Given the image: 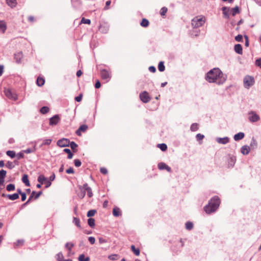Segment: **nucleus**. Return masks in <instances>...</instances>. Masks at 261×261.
<instances>
[{
	"mask_svg": "<svg viewBox=\"0 0 261 261\" xmlns=\"http://www.w3.org/2000/svg\"><path fill=\"white\" fill-rule=\"evenodd\" d=\"M206 80L209 83H215L222 84L225 80V77L221 70L218 68H214L209 71L205 76Z\"/></svg>",
	"mask_w": 261,
	"mask_h": 261,
	"instance_id": "obj_1",
	"label": "nucleus"
},
{
	"mask_svg": "<svg viewBox=\"0 0 261 261\" xmlns=\"http://www.w3.org/2000/svg\"><path fill=\"white\" fill-rule=\"evenodd\" d=\"M220 199L218 196H214L209 201L207 205L204 207V211L207 214L215 212L219 206Z\"/></svg>",
	"mask_w": 261,
	"mask_h": 261,
	"instance_id": "obj_2",
	"label": "nucleus"
},
{
	"mask_svg": "<svg viewBox=\"0 0 261 261\" xmlns=\"http://www.w3.org/2000/svg\"><path fill=\"white\" fill-rule=\"evenodd\" d=\"M243 82L244 87L248 89L254 85L255 81L252 76L247 75L244 77Z\"/></svg>",
	"mask_w": 261,
	"mask_h": 261,
	"instance_id": "obj_3",
	"label": "nucleus"
},
{
	"mask_svg": "<svg viewBox=\"0 0 261 261\" xmlns=\"http://www.w3.org/2000/svg\"><path fill=\"white\" fill-rule=\"evenodd\" d=\"M37 180L41 184H44L45 185V188H47L51 186V182L50 181H49L47 179V178H46L44 176V175H43L42 174L38 176Z\"/></svg>",
	"mask_w": 261,
	"mask_h": 261,
	"instance_id": "obj_4",
	"label": "nucleus"
},
{
	"mask_svg": "<svg viewBox=\"0 0 261 261\" xmlns=\"http://www.w3.org/2000/svg\"><path fill=\"white\" fill-rule=\"evenodd\" d=\"M4 93L7 97L13 100L17 99V95L15 93L13 92L10 89H5Z\"/></svg>",
	"mask_w": 261,
	"mask_h": 261,
	"instance_id": "obj_5",
	"label": "nucleus"
},
{
	"mask_svg": "<svg viewBox=\"0 0 261 261\" xmlns=\"http://www.w3.org/2000/svg\"><path fill=\"white\" fill-rule=\"evenodd\" d=\"M100 76L101 79L106 82H108L111 77L110 72L106 69H102L100 71Z\"/></svg>",
	"mask_w": 261,
	"mask_h": 261,
	"instance_id": "obj_6",
	"label": "nucleus"
},
{
	"mask_svg": "<svg viewBox=\"0 0 261 261\" xmlns=\"http://www.w3.org/2000/svg\"><path fill=\"white\" fill-rule=\"evenodd\" d=\"M248 116V119L251 122H255L260 119L259 116L254 111L249 112Z\"/></svg>",
	"mask_w": 261,
	"mask_h": 261,
	"instance_id": "obj_7",
	"label": "nucleus"
},
{
	"mask_svg": "<svg viewBox=\"0 0 261 261\" xmlns=\"http://www.w3.org/2000/svg\"><path fill=\"white\" fill-rule=\"evenodd\" d=\"M57 144L60 147H65L69 146L70 140L68 139L62 138L57 141Z\"/></svg>",
	"mask_w": 261,
	"mask_h": 261,
	"instance_id": "obj_8",
	"label": "nucleus"
},
{
	"mask_svg": "<svg viewBox=\"0 0 261 261\" xmlns=\"http://www.w3.org/2000/svg\"><path fill=\"white\" fill-rule=\"evenodd\" d=\"M141 100L144 103H147L150 100L148 93L146 91L141 92L139 95Z\"/></svg>",
	"mask_w": 261,
	"mask_h": 261,
	"instance_id": "obj_9",
	"label": "nucleus"
},
{
	"mask_svg": "<svg viewBox=\"0 0 261 261\" xmlns=\"http://www.w3.org/2000/svg\"><path fill=\"white\" fill-rule=\"evenodd\" d=\"M79 189H85L86 190V191L87 192V195L89 197H91L93 196V193L92 191V189L90 187L88 186V185L87 183H85L83 185V186H79Z\"/></svg>",
	"mask_w": 261,
	"mask_h": 261,
	"instance_id": "obj_10",
	"label": "nucleus"
},
{
	"mask_svg": "<svg viewBox=\"0 0 261 261\" xmlns=\"http://www.w3.org/2000/svg\"><path fill=\"white\" fill-rule=\"evenodd\" d=\"M60 121V118L58 115H55L49 119V125H56Z\"/></svg>",
	"mask_w": 261,
	"mask_h": 261,
	"instance_id": "obj_11",
	"label": "nucleus"
},
{
	"mask_svg": "<svg viewBox=\"0 0 261 261\" xmlns=\"http://www.w3.org/2000/svg\"><path fill=\"white\" fill-rule=\"evenodd\" d=\"M2 196L4 197H7L9 199L11 200H15L19 198L18 193H14L13 194L7 195L3 193L2 194Z\"/></svg>",
	"mask_w": 261,
	"mask_h": 261,
	"instance_id": "obj_12",
	"label": "nucleus"
},
{
	"mask_svg": "<svg viewBox=\"0 0 261 261\" xmlns=\"http://www.w3.org/2000/svg\"><path fill=\"white\" fill-rule=\"evenodd\" d=\"M88 128V127L87 125L83 124L81 125L79 129L76 131V134L79 136H81V132H86Z\"/></svg>",
	"mask_w": 261,
	"mask_h": 261,
	"instance_id": "obj_13",
	"label": "nucleus"
},
{
	"mask_svg": "<svg viewBox=\"0 0 261 261\" xmlns=\"http://www.w3.org/2000/svg\"><path fill=\"white\" fill-rule=\"evenodd\" d=\"M7 172L3 169L0 170V186L4 184L5 178L6 177Z\"/></svg>",
	"mask_w": 261,
	"mask_h": 261,
	"instance_id": "obj_14",
	"label": "nucleus"
},
{
	"mask_svg": "<svg viewBox=\"0 0 261 261\" xmlns=\"http://www.w3.org/2000/svg\"><path fill=\"white\" fill-rule=\"evenodd\" d=\"M23 54L22 52H18L14 54V59L17 63H19L21 62Z\"/></svg>",
	"mask_w": 261,
	"mask_h": 261,
	"instance_id": "obj_15",
	"label": "nucleus"
},
{
	"mask_svg": "<svg viewBox=\"0 0 261 261\" xmlns=\"http://www.w3.org/2000/svg\"><path fill=\"white\" fill-rule=\"evenodd\" d=\"M113 215L116 217L121 216L122 213L120 209L118 207H115L113 210Z\"/></svg>",
	"mask_w": 261,
	"mask_h": 261,
	"instance_id": "obj_16",
	"label": "nucleus"
},
{
	"mask_svg": "<svg viewBox=\"0 0 261 261\" xmlns=\"http://www.w3.org/2000/svg\"><path fill=\"white\" fill-rule=\"evenodd\" d=\"M241 153L244 155H247L250 151V147L247 145L243 146L241 149Z\"/></svg>",
	"mask_w": 261,
	"mask_h": 261,
	"instance_id": "obj_17",
	"label": "nucleus"
},
{
	"mask_svg": "<svg viewBox=\"0 0 261 261\" xmlns=\"http://www.w3.org/2000/svg\"><path fill=\"white\" fill-rule=\"evenodd\" d=\"M245 134L243 133L240 132L236 134L234 137V140L235 141H239L244 138Z\"/></svg>",
	"mask_w": 261,
	"mask_h": 261,
	"instance_id": "obj_18",
	"label": "nucleus"
},
{
	"mask_svg": "<svg viewBox=\"0 0 261 261\" xmlns=\"http://www.w3.org/2000/svg\"><path fill=\"white\" fill-rule=\"evenodd\" d=\"M22 182L25 184L26 186H30V181L29 180L28 175L27 174H24L22 178Z\"/></svg>",
	"mask_w": 261,
	"mask_h": 261,
	"instance_id": "obj_19",
	"label": "nucleus"
},
{
	"mask_svg": "<svg viewBox=\"0 0 261 261\" xmlns=\"http://www.w3.org/2000/svg\"><path fill=\"white\" fill-rule=\"evenodd\" d=\"M234 50L240 55H242L243 54V49L241 44H238L235 45Z\"/></svg>",
	"mask_w": 261,
	"mask_h": 261,
	"instance_id": "obj_20",
	"label": "nucleus"
},
{
	"mask_svg": "<svg viewBox=\"0 0 261 261\" xmlns=\"http://www.w3.org/2000/svg\"><path fill=\"white\" fill-rule=\"evenodd\" d=\"M44 83L45 80L44 78L39 76L38 77L36 81V84L38 86H42L44 84Z\"/></svg>",
	"mask_w": 261,
	"mask_h": 261,
	"instance_id": "obj_21",
	"label": "nucleus"
},
{
	"mask_svg": "<svg viewBox=\"0 0 261 261\" xmlns=\"http://www.w3.org/2000/svg\"><path fill=\"white\" fill-rule=\"evenodd\" d=\"M73 223L80 229L82 228L81 225V221L79 218L76 217H73Z\"/></svg>",
	"mask_w": 261,
	"mask_h": 261,
	"instance_id": "obj_22",
	"label": "nucleus"
},
{
	"mask_svg": "<svg viewBox=\"0 0 261 261\" xmlns=\"http://www.w3.org/2000/svg\"><path fill=\"white\" fill-rule=\"evenodd\" d=\"M205 22V17L203 16L197 20V27L202 26Z\"/></svg>",
	"mask_w": 261,
	"mask_h": 261,
	"instance_id": "obj_23",
	"label": "nucleus"
},
{
	"mask_svg": "<svg viewBox=\"0 0 261 261\" xmlns=\"http://www.w3.org/2000/svg\"><path fill=\"white\" fill-rule=\"evenodd\" d=\"M229 141V138L227 137H225L223 138H218L217 139V142L219 143L225 144L228 143Z\"/></svg>",
	"mask_w": 261,
	"mask_h": 261,
	"instance_id": "obj_24",
	"label": "nucleus"
},
{
	"mask_svg": "<svg viewBox=\"0 0 261 261\" xmlns=\"http://www.w3.org/2000/svg\"><path fill=\"white\" fill-rule=\"evenodd\" d=\"M7 4L11 7H15L17 5L16 0H6Z\"/></svg>",
	"mask_w": 261,
	"mask_h": 261,
	"instance_id": "obj_25",
	"label": "nucleus"
},
{
	"mask_svg": "<svg viewBox=\"0 0 261 261\" xmlns=\"http://www.w3.org/2000/svg\"><path fill=\"white\" fill-rule=\"evenodd\" d=\"M130 248L135 255L139 256L140 255V249L139 248H136L135 245H132Z\"/></svg>",
	"mask_w": 261,
	"mask_h": 261,
	"instance_id": "obj_26",
	"label": "nucleus"
},
{
	"mask_svg": "<svg viewBox=\"0 0 261 261\" xmlns=\"http://www.w3.org/2000/svg\"><path fill=\"white\" fill-rule=\"evenodd\" d=\"M6 29V23L3 21H0V31L4 33L5 32Z\"/></svg>",
	"mask_w": 261,
	"mask_h": 261,
	"instance_id": "obj_27",
	"label": "nucleus"
},
{
	"mask_svg": "<svg viewBox=\"0 0 261 261\" xmlns=\"http://www.w3.org/2000/svg\"><path fill=\"white\" fill-rule=\"evenodd\" d=\"M88 224L90 227L94 228L95 225V219L92 218H89L88 219Z\"/></svg>",
	"mask_w": 261,
	"mask_h": 261,
	"instance_id": "obj_28",
	"label": "nucleus"
},
{
	"mask_svg": "<svg viewBox=\"0 0 261 261\" xmlns=\"http://www.w3.org/2000/svg\"><path fill=\"white\" fill-rule=\"evenodd\" d=\"M69 146L74 152H76L77 151L76 148L77 147V145L74 142H73V141L70 142V141Z\"/></svg>",
	"mask_w": 261,
	"mask_h": 261,
	"instance_id": "obj_29",
	"label": "nucleus"
},
{
	"mask_svg": "<svg viewBox=\"0 0 261 261\" xmlns=\"http://www.w3.org/2000/svg\"><path fill=\"white\" fill-rule=\"evenodd\" d=\"M78 259L79 261H90L89 257H86L83 254L79 255Z\"/></svg>",
	"mask_w": 261,
	"mask_h": 261,
	"instance_id": "obj_30",
	"label": "nucleus"
},
{
	"mask_svg": "<svg viewBox=\"0 0 261 261\" xmlns=\"http://www.w3.org/2000/svg\"><path fill=\"white\" fill-rule=\"evenodd\" d=\"M80 192L78 193L77 195L81 198H83L86 195V190L85 189H79Z\"/></svg>",
	"mask_w": 261,
	"mask_h": 261,
	"instance_id": "obj_31",
	"label": "nucleus"
},
{
	"mask_svg": "<svg viewBox=\"0 0 261 261\" xmlns=\"http://www.w3.org/2000/svg\"><path fill=\"white\" fill-rule=\"evenodd\" d=\"M15 189V186L14 184H10L8 185L6 187V190L9 191H13Z\"/></svg>",
	"mask_w": 261,
	"mask_h": 261,
	"instance_id": "obj_32",
	"label": "nucleus"
},
{
	"mask_svg": "<svg viewBox=\"0 0 261 261\" xmlns=\"http://www.w3.org/2000/svg\"><path fill=\"white\" fill-rule=\"evenodd\" d=\"M140 25L143 27H147L149 25V21L146 18H143L140 23Z\"/></svg>",
	"mask_w": 261,
	"mask_h": 261,
	"instance_id": "obj_33",
	"label": "nucleus"
},
{
	"mask_svg": "<svg viewBox=\"0 0 261 261\" xmlns=\"http://www.w3.org/2000/svg\"><path fill=\"white\" fill-rule=\"evenodd\" d=\"M158 147H159L162 151H165L167 149V146L165 143L159 144L157 145Z\"/></svg>",
	"mask_w": 261,
	"mask_h": 261,
	"instance_id": "obj_34",
	"label": "nucleus"
},
{
	"mask_svg": "<svg viewBox=\"0 0 261 261\" xmlns=\"http://www.w3.org/2000/svg\"><path fill=\"white\" fill-rule=\"evenodd\" d=\"M63 151L68 154V159H71L72 158L73 154L69 149L65 148Z\"/></svg>",
	"mask_w": 261,
	"mask_h": 261,
	"instance_id": "obj_35",
	"label": "nucleus"
},
{
	"mask_svg": "<svg viewBox=\"0 0 261 261\" xmlns=\"http://www.w3.org/2000/svg\"><path fill=\"white\" fill-rule=\"evenodd\" d=\"M158 69L160 71L163 72L165 70V67L164 64V62L163 61H161L159 62L158 65Z\"/></svg>",
	"mask_w": 261,
	"mask_h": 261,
	"instance_id": "obj_36",
	"label": "nucleus"
},
{
	"mask_svg": "<svg viewBox=\"0 0 261 261\" xmlns=\"http://www.w3.org/2000/svg\"><path fill=\"white\" fill-rule=\"evenodd\" d=\"M240 12L239 9L238 7H236L233 8H232L231 10V13L232 16L236 15L237 14Z\"/></svg>",
	"mask_w": 261,
	"mask_h": 261,
	"instance_id": "obj_37",
	"label": "nucleus"
},
{
	"mask_svg": "<svg viewBox=\"0 0 261 261\" xmlns=\"http://www.w3.org/2000/svg\"><path fill=\"white\" fill-rule=\"evenodd\" d=\"M119 256L117 254H111L108 256V258L112 260H117L119 259Z\"/></svg>",
	"mask_w": 261,
	"mask_h": 261,
	"instance_id": "obj_38",
	"label": "nucleus"
},
{
	"mask_svg": "<svg viewBox=\"0 0 261 261\" xmlns=\"http://www.w3.org/2000/svg\"><path fill=\"white\" fill-rule=\"evenodd\" d=\"M49 109L48 107L44 106L41 108L40 112L41 113H42L43 114H46L47 113H48L49 112Z\"/></svg>",
	"mask_w": 261,
	"mask_h": 261,
	"instance_id": "obj_39",
	"label": "nucleus"
},
{
	"mask_svg": "<svg viewBox=\"0 0 261 261\" xmlns=\"http://www.w3.org/2000/svg\"><path fill=\"white\" fill-rule=\"evenodd\" d=\"M6 154L7 155L10 156L11 158H13L16 156V153L14 151L12 150H8L6 152Z\"/></svg>",
	"mask_w": 261,
	"mask_h": 261,
	"instance_id": "obj_40",
	"label": "nucleus"
},
{
	"mask_svg": "<svg viewBox=\"0 0 261 261\" xmlns=\"http://www.w3.org/2000/svg\"><path fill=\"white\" fill-rule=\"evenodd\" d=\"M167 165L165 163L161 162L158 164V167L160 170H164L166 169Z\"/></svg>",
	"mask_w": 261,
	"mask_h": 261,
	"instance_id": "obj_41",
	"label": "nucleus"
},
{
	"mask_svg": "<svg viewBox=\"0 0 261 261\" xmlns=\"http://www.w3.org/2000/svg\"><path fill=\"white\" fill-rule=\"evenodd\" d=\"M56 259L58 261H63L64 256L63 254L61 252L58 253L56 255Z\"/></svg>",
	"mask_w": 261,
	"mask_h": 261,
	"instance_id": "obj_42",
	"label": "nucleus"
},
{
	"mask_svg": "<svg viewBox=\"0 0 261 261\" xmlns=\"http://www.w3.org/2000/svg\"><path fill=\"white\" fill-rule=\"evenodd\" d=\"M186 228L187 230H191L193 228V224L191 222H187L186 223Z\"/></svg>",
	"mask_w": 261,
	"mask_h": 261,
	"instance_id": "obj_43",
	"label": "nucleus"
},
{
	"mask_svg": "<svg viewBox=\"0 0 261 261\" xmlns=\"http://www.w3.org/2000/svg\"><path fill=\"white\" fill-rule=\"evenodd\" d=\"M96 213V211L95 210H91L88 212L87 216L88 217H90L93 216Z\"/></svg>",
	"mask_w": 261,
	"mask_h": 261,
	"instance_id": "obj_44",
	"label": "nucleus"
},
{
	"mask_svg": "<svg viewBox=\"0 0 261 261\" xmlns=\"http://www.w3.org/2000/svg\"><path fill=\"white\" fill-rule=\"evenodd\" d=\"M168 11L167 8L164 7L161 8L160 10V14L162 16H164L165 15L166 13H167Z\"/></svg>",
	"mask_w": 261,
	"mask_h": 261,
	"instance_id": "obj_45",
	"label": "nucleus"
},
{
	"mask_svg": "<svg viewBox=\"0 0 261 261\" xmlns=\"http://www.w3.org/2000/svg\"><path fill=\"white\" fill-rule=\"evenodd\" d=\"M74 246L73 243H67L65 245L66 248L69 251H71L72 248Z\"/></svg>",
	"mask_w": 261,
	"mask_h": 261,
	"instance_id": "obj_46",
	"label": "nucleus"
},
{
	"mask_svg": "<svg viewBox=\"0 0 261 261\" xmlns=\"http://www.w3.org/2000/svg\"><path fill=\"white\" fill-rule=\"evenodd\" d=\"M81 23L90 24L91 20L89 19H86L84 17H83L81 19Z\"/></svg>",
	"mask_w": 261,
	"mask_h": 261,
	"instance_id": "obj_47",
	"label": "nucleus"
},
{
	"mask_svg": "<svg viewBox=\"0 0 261 261\" xmlns=\"http://www.w3.org/2000/svg\"><path fill=\"white\" fill-rule=\"evenodd\" d=\"M6 166V167L7 168H8L10 169H13L15 167V166L13 164V162H10V161H8L7 163Z\"/></svg>",
	"mask_w": 261,
	"mask_h": 261,
	"instance_id": "obj_48",
	"label": "nucleus"
},
{
	"mask_svg": "<svg viewBox=\"0 0 261 261\" xmlns=\"http://www.w3.org/2000/svg\"><path fill=\"white\" fill-rule=\"evenodd\" d=\"M222 11H223V14L224 15L225 17H228V9L226 7H223L222 8Z\"/></svg>",
	"mask_w": 261,
	"mask_h": 261,
	"instance_id": "obj_49",
	"label": "nucleus"
},
{
	"mask_svg": "<svg viewBox=\"0 0 261 261\" xmlns=\"http://www.w3.org/2000/svg\"><path fill=\"white\" fill-rule=\"evenodd\" d=\"M74 164L75 166H76L77 167L81 166V165L82 164L81 161L79 159L74 160Z\"/></svg>",
	"mask_w": 261,
	"mask_h": 261,
	"instance_id": "obj_50",
	"label": "nucleus"
},
{
	"mask_svg": "<svg viewBox=\"0 0 261 261\" xmlns=\"http://www.w3.org/2000/svg\"><path fill=\"white\" fill-rule=\"evenodd\" d=\"M24 243V241L22 240H19L15 243V245L16 246H22Z\"/></svg>",
	"mask_w": 261,
	"mask_h": 261,
	"instance_id": "obj_51",
	"label": "nucleus"
},
{
	"mask_svg": "<svg viewBox=\"0 0 261 261\" xmlns=\"http://www.w3.org/2000/svg\"><path fill=\"white\" fill-rule=\"evenodd\" d=\"M16 156L18 160L22 159L24 157L23 153L22 152H19L16 154Z\"/></svg>",
	"mask_w": 261,
	"mask_h": 261,
	"instance_id": "obj_52",
	"label": "nucleus"
},
{
	"mask_svg": "<svg viewBox=\"0 0 261 261\" xmlns=\"http://www.w3.org/2000/svg\"><path fill=\"white\" fill-rule=\"evenodd\" d=\"M51 142V139H45L43 141V143L42 144L44 145H48L50 144Z\"/></svg>",
	"mask_w": 261,
	"mask_h": 261,
	"instance_id": "obj_53",
	"label": "nucleus"
},
{
	"mask_svg": "<svg viewBox=\"0 0 261 261\" xmlns=\"http://www.w3.org/2000/svg\"><path fill=\"white\" fill-rule=\"evenodd\" d=\"M100 172L103 174H107L108 173L107 169L105 167H102L100 169Z\"/></svg>",
	"mask_w": 261,
	"mask_h": 261,
	"instance_id": "obj_54",
	"label": "nucleus"
},
{
	"mask_svg": "<svg viewBox=\"0 0 261 261\" xmlns=\"http://www.w3.org/2000/svg\"><path fill=\"white\" fill-rule=\"evenodd\" d=\"M66 172L68 174H73L74 171L72 167H70L66 170Z\"/></svg>",
	"mask_w": 261,
	"mask_h": 261,
	"instance_id": "obj_55",
	"label": "nucleus"
},
{
	"mask_svg": "<svg viewBox=\"0 0 261 261\" xmlns=\"http://www.w3.org/2000/svg\"><path fill=\"white\" fill-rule=\"evenodd\" d=\"M88 240L91 244H94L95 243V239L93 237H89Z\"/></svg>",
	"mask_w": 261,
	"mask_h": 261,
	"instance_id": "obj_56",
	"label": "nucleus"
},
{
	"mask_svg": "<svg viewBox=\"0 0 261 261\" xmlns=\"http://www.w3.org/2000/svg\"><path fill=\"white\" fill-rule=\"evenodd\" d=\"M98 241L100 244L106 243L108 242L107 240L101 237L98 238Z\"/></svg>",
	"mask_w": 261,
	"mask_h": 261,
	"instance_id": "obj_57",
	"label": "nucleus"
},
{
	"mask_svg": "<svg viewBox=\"0 0 261 261\" xmlns=\"http://www.w3.org/2000/svg\"><path fill=\"white\" fill-rule=\"evenodd\" d=\"M83 97L82 94H80L79 96L75 97V100L77 102H80L82 100Z\"/></svg>",
	"mask_w": 261,
	"mask_h": 261,
	"instance_id": "obj_58",
	"label": "nucleus"
},
{
	"mask_svg": "<svg viewBox=\"0 0 261 261\" xmlns=\"http://www.w3.org/2000/svg\"><path fill=\"white\" fill-rule=\"evenodd\" d=\"M36 193V192L35 191H33L30 195V196L29 197V199L27 200V202L29 203L31 201V200H32V199L33 198H34V194H35Z\"/></svg>",
	"mask_w": 261,
	"mask_h": 261,
	"instance_id": "obj_59",
	"label": "nucleus"
},
{
	"mask_svg": "<svg viewBox=\"0 0 261 261\" xmlns=\"http://www.w3.org/2000/svg\"><path fill=\"white\" fill-rule=\"evenodd\" d=\"M255 65L261 68V58L258 59L256 60Z\"/></svg>",
	"mask_w": 261,
	"mask_h": 261,
	"instance_id": "obj_60",
	"label": "nucleus"
},
{
	"mask_svg": "<svg viewBox=\"0 0 261 261\" xmlns=\"http://www.w3.org/2000/svg\"><path fill=\"white\" fill-rule=\"evenodd\" d=\"M242 36L241 35H238L235 37V39L237 41L241 42L242 40Z\"/></svg>",
	"mask_w": 261,
	"mask_h": 261,
	"instance_id": "obj_61",
	"label": "nucleus"
},
{
	"mask_svg": "<svg viewBox=\"0 0 261 261\" xmlns=\"http://www.w3.org/2000/svg\"><path fill=\"white\" fill-rule=\"evenodd\" d=\"M42 194V191H40L39 192H38L37 193H35V194H34V197L35 199H38L39 196Z\"/></svg>",
	"mask_w": 261,
	"mask_h": 261,
	"instance_id": "obj_62",
	"label": "nucleus"
},
{
	"mask_svg": "<svg viewBox=\"0 0 261 261\" xmlns=\"http://www.w3.org/2000/svg\"><path fill=\"white\" fill-rule=\"evenodd\" d=\"M230 167H232L235 163V159L232 157L229 158Z\"/></svg>",
	"mask_w": 261,
	"mask_h": 261,
	"instance_id": "obj_63",
	"label": "nucleus"
},
{
	"mask_svg": "<svg viewBox=\"0 0 261 261\" xmlns=\"http://www.w3.org/2000/svg\"><path fill=\"white\" fill-rule=\"evenodd\" d=\"M101 84L99 80H97L95 84V88L96 89H98L100 87Z\"/></svg>",
	"mask_w": 261,
	"mask_h": 261,
	"instance_id": "obj_64",
	"label": "nucleus"
}]
</instances>
